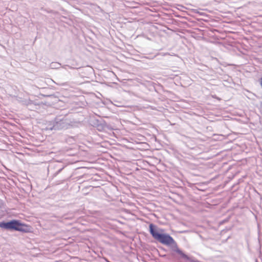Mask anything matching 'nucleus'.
Masks as SVG:
<instances>
[{
	"mask_svg": "<svg viewBox=\"0 0 262 262\" xmlns=\"http://www.w3.org/2000/svg\"><path fill=\"white\" fill-rule=\"evenodd\" d=\"M152 224L149 225V231L152 237L161 243L169 245L175 243L174 239L170 235L159 233L155 228Z\"/></svg>",
	"mask_w": 262,
	"mask_h": 262,
	"instance_id": "2",
	"label": "nucleus"
},
{
	"mask_svg": "<svg viewBox=\"0 0 262 262\" xmlns=\"http://www.w3.org/2000/svg\"><path fill=\"white\" fill-rule=\"evenodd\" d=\"M178 252H179L180 253H181L184 257H186V256L184 254L182 253V252H181V251H179Z\"/></svg>",
	"mask_w": 262,
	"mask_h": 262,
	"instance_id": "3",
	"label": "nucleus"
},
{
	"mask_svg": "<svg viewBox=\"0 0 262 262\" xmlns=\"http://www.w3.org/2000/svg\"><path fill=\"white\" fill-rule=\"evenodd\" d=\"M0 228L15 230L24 233H33V228L30 225L23 223L19 220H13L8 222H1Z\"/></svg>",
	"mask_w": 262,
	"mask_h": 262,
	"instance_id": "1",
	"label": "nucleus"
}]
</instances>
